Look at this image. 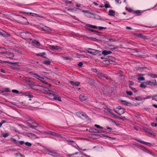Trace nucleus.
I'll return each instance as SVG.
<instances>
[{"mask_svg":"<svg viewBox=\"0 0 157 157\" xmlns=\"http://www.w3.org/2000/svg\"><path fill=\"white\" fill-rule=\"evenodd\" d=\"M21 37L25 40H32V37L33 36L32 34L28 32H21L20 35Z\"/></svg>","mask_w":157,"mask_h":157,"instance_id":"obj_1","label":"nucleus"},{"mask_svg":"<svg viewBox=\"0 0 157 157\" xmlns=\"http://www.w3.org/2000/svg\"><path fill=\"white\" fill-rule=\"evenodd\" d=\"M115 112L119 115H121L124 113L125 110L124 108H122L121 106H119L114 110Z\"/></svg>","mask_w":157,"mask_h":157,"instance_id":"obj_2","label":"nucleus"},{"mask_svg":"<svg viewBox=\"0 0 157 157\" xmlns=\"http://www.w3.org/2000/svg\"><path fill=\"white\" fill-rule=\"evenodd\" d=\"M98 77L102 80H106L111 79V78L110 77L106 76L104 74L98 72Z\"/></svg>","mask_w":157,"mask_h":157,"instance_id":"obj_3","label":"nucleus"},{"mask_svg":"<svg viewBox=\"0 0 157 157\" xmlns=\"http://www.w3.org/2000/svg\"><path fill=\"white\" fill-rule=\"evenodd\" d=\"M1 54H4L5 56L7 58H9L10 59H12L14 56L13 53L11 52H0Z\"/></svg>","mask_w":157,"mask_h":157,"instance_id":"obj_4","label":"nucleus"},{"mask_svg":"<svg viewBox=\"0 0 157 157\" xmlns=\"http://www.w3.org/2000/svg\"><path fill=\"white\" fill-rule=\"evenodd\" d=\"M104 111L105 112L113 116L114 117H117V115L113 113L112 112V110L109 108H105L104 109Z\"/></svg>","mask_w":157,"mask_h":157,"instance_id":"obj_5","label":"nucleus"},{"mask_svg":"<svg viewBox=\"0 0 157 157\" xmlns=\"http://www.w3.org/2000/svg\"><path fill=\"white\" fill-rule=\"evenodd\" d=\"M44 93L45 94L54 95V92L49 90L47 87H45L43 89Z\"/></svg>","mask_w":157,"mask_h":157,"instance_id":"obj_6","label":"nucleus"},{"mask_svg":"<svg viewBox=\"0 0 157 157\" xmlns=\"http://www.w3.org/2000/svg\"><path fill=\"white\" fill-rule=\"evenodd\" d=\"M88 49V52L90 54H93V55H96L99 52V51L97 50L92 49L90 48H89Z\"/></svg>","mask_w":157,"mask_h":157,"instance_id":"obj_7","label":"nucleus"},{"mask_svg":"<svg viewBox=\"0 0 157 157\" xmlns=\"http://www.w3.org/2000/svg\"><path fill=\"white\" fill-rule=\"evenodd\" d=\"M144 83L147 85H150L151 86H155L157 84L156 81L155 80H153V82H151V81L145 82H144Z\"/></svg>","mask_w":157,"mask_h":157,"instance_id":"obj_8","label":"nucleus"},{"mask_svg":"<svg viewBox=\"0 0 157 157\" xmlns=\"http://www.w3.org/2000/svg\"><path fill=\"white\" fill-rule=\"evenodd\" d=\"M27 136L29 137L32 139H35L36 138H38V137L36 135L31 133H28L27 134Z\"/></svg>","mask_w":157,"mask_h":157,"instance_id":"obj_9","label":"nucleus"},{"mask_svg":"<svg viewBox=\"0 0 157 157\" xmlns=\"http://www.w3.org/2000/svg\"><path fill=\"white\" fill-rule=\"evenodd\" d=\"M144 75L142 74H138V80L139 81H144L145 80V78L143 77Z\"/></svg>","mask_w":157,"mask_h":157,"instance_id":"obj_10","label":"nucleus"},{"mask_svg":"<svg viewBox=\"0 0 157 157\" xmlns=\"http://www.w3.org/2000/svg\"><path fill=\"white\" fill-rule=\"evenodd\" d=\"M78 155V156H75V157H82V155L81 153H79L78 152H75V153L74 154H69L67 155V156L68 157H71L72 156H73V155Z\"/></svg>","mask_w":157,"mask_h":157,"instance_id":"obj_11","label":"nucleus"},{"mask_svg":"<svg viewBox=\"0 0 157 157\" xmlns=\"http://www.w3.org/2000/svg\"><path fill=\"white\" fill-rule=\"evenodd\" d=\"M76 115L79 117H81L82 116L86 117V114L80 112H77Z\"/></svg>","mask_w":157,"mask_h":157,"instance_id":"obj_12","label":"nucleus"},{"mask_svg":"<svg viewBox=\"0 0 157 157\" xmlns=\"http://www.w3.org/2000/svg\"><path fill=\"white\" fill-rule=\"evenodd\" d=\"M136 140L138 142H140V143L142 144H145V145H147L148 146H150L151 145V144L147 142L143 141L140 140H139L137 139H136Z\"/></svg>","mask_w":157,"mask_h":157,"instance_id":"obj_13","label":"nucleus"},{"mask_svg":"<svg viewBox=\"0 0 157 157\" xmlns=\"http://www.w3.org/2000/svg\"><path fill=\"white\" fill-rule=\"evenodd\" d=\"M51 152L52 154H50L53 157H58L60 156L59 154L54 151H52Z\"/></svg>","mask_w":157,"mask_h":157,"instance_id":"obj_14","label":"nucleus"},{"mask_svg":"<svg viewBox=\"0 0 157 157\" xmlns=\"http://www.w3.org/2000/svg\"><path fill=\"white\" fill-rule=\"evenodd\" d=\"M53 97V99H54L55 100H56L58 101H61V98L59 96H55V93L54 92V95H52Z\"/></svg>","mask_w":157,"mask_h":157,"instance_id":"obj_15","label":"nucleus"},{"mask_svg":"<svg viewBox=\"0 0 157 157\" xmlns=\"http://www.w3.org/2000/svg\"><path fill=\"white\" fill-rule=\"evenodd\" d=\"M112 52L111 51H107L106 50L103 51L102 52V54L104 56H106L109 54L112 53Z\"/></svg>","mask_w":157,"mask_h":157,"instance_id":"obj_16","label":"nucleus"},{"mask_svg":"<svg viewBox=\"0 0 157 157\" xmlns=\"http://www.w3.org/2000/svg\"><path fill=\"white\" fill-rule=\"evenodd\" d=\"M48 133L50 135H52L54 136H56L59 137L60 136V134H59L57 133L52 132L51 131H49L48 132Z\"/></svg>","mask_w":157,"mask_h":157,"instance_id":"obj_17","label":"nucleus"},{"mask_svg":"<svg viewBox=\"0 0 157 157\" xmlns=\"http://www.w3.org/2000/svg\"><path fill=\"white\" fill-rule=\"evenodd\" d=\"M70 83L72 85L75 86H78L80 84V83L78 82H74V81H71Z\"/></svg>","mask_w":157,"mask_h":157,"instance_id":"obj_18","label":"nucleus"},{"mask_svg":"<svg viewBox=\"0 0 157 157\" xmlns=\"http://www.w3.org/2000/svg\"><path fill=\"white\" fill-rule=\"evenodd\" d=\"M86 98L87 97L83 95H80L79 96V99L82 101H83L86 100Z\"/></svg>","mask_w":157,"mask_h":157,"instance_id":"obj_19","label":"nucleus"},{"mask_svg":"<svg viewBox=\"0 0 157 157\" xmlns=\"http://www.w3.org/2000/svg\"><path fill=\"white\" fill-rule=\"evenodd\" d=\"M50 46L52 49H53L54 50H59L61 49V48L58 46H54V45H51Z\"/></svg>","mask_w":157,"mask_h":157,"instance_id":"obj_20","label":"nucleus"},{"mask_svg":"<svg viewBox=\"0 0 157 157\" xmlns=\"http://www.w3.org/2000/svg\"><path fill=\"white\" fill-rule=\"evenodd\" d=\"M66 9L67 10V11H69L71 12H72V10H74L75 11H77L78 10H81L79 8H77L76 9H74L73 8H66Z\"/></svg>","mask_w":157,"mask_h":157,"instance_id":"obj_21","label":"nucleus"},{"mask_svg":"<svg viewBox=\"0 0 157 157\" xmlns=\"http://www.w3.org/2000/svg\"><path fill=\"white\" fill-rule=\"evenodd\" d=\"M32 43L38 46H39L40 45V44L39 42L36 40H33L32 42Z\"/></svg>","mask_w":157,"mask_h":157,"instance_id":"obj_22","label":"nucleus"},{"mask_svg":"<svg viewBox=\"0 0 157 157\" xmlns=\"http://www.w3.org/2000/svg\"><path fill=\"white\" fill-rule=\"evenodd\" d=\"M33 75L34 77H36L40 81H41V79H40L41 77L38 74H33Z\"/></svg>","mask_w":157,"mask_h":157,"instance_id":"obj_23","label":"nucleus"},{"mask_svg":"<svg viewBox=\"0 0 157 157\" xmlns=\"http://www.w3.org/2000/svg\"><path fill=\"white\" fill-rule=\"evenodd\" d=\"M109 15L110 16H114L115 13V11L112 10H110L109 11Z\"/></svg>","mask_w":157,"mask_h":157,"instance_id":"obj_24","label":"nucleus"},{"mask_svg":"<svg viewBox=\"0 0 157 157\" xmlns=\"http://www.w3.org/2000/svg\"><path fill=\"white\" fill-rule=\"evenodd\" d=\"M36 55L37 56L43 57L44 58H45V57L44 56L45 55V53L44 52L42 53H37Z\"/></svg>","mask_w":157,"mask_h":157,"instance_id":"obj_25","label":"nucleus"},{"mask_svg":"<svg viewBox=\"0 0 157 157\" xmlns=\"http://www.w3.org/2000/svg\"><path fill=\"white\" fill-rule=\"evenodd\" d=\"M27 122L30 124V125L32 124H34L35 122H36L35 121H32L31 118H29V120H28Z\"/></svg>","mask_w":157,"mask_h":157,"instance_id":"obj_26","label":"nucleus"},{"mask_svg":"<svg viewBox=\"0 0 157 157\" xmlns=\"http://www.w3.org/2000/svg\"><path fill=\"white\" fill-rule=\"evenodd\" d=\"M34 124H36V126H34L31 124L29 125V127L35 129V128H36L38 126V124L36 122H35Z\"/></svg>","mask_w":157,"mask_h":157,"instance_id":"obj_27","label":"nucleus"},{"mask_svg":"<svg viewBox=\"0 0 157 157\" xmlns=\"http://www.w3.org/2000/svg\"><path fill=\"white\" fill-rule=\"evenodd\" d=\"M25 144L27 146H28L29 147H30L31 146L32 144L30 143L29 142H25Z\"/></svg>","mask_w":157,"mask_h":157,"instance_id":"obj_28","label":"nucleus"},{"mask_svg":"<svg viewBox=\"0 0 157 157\" xmlns=\"http://www.w3.org/2000/svg\"><path fill=\"white\" fill-rule=\"evenodd\" d=\"M14 155L16 157H17L18 156H20L21 157H22V155L19 152H18L17 153H15Z\"/></svg>","mask_w":157,"mask_h":157,"instance_id":"obj_29","label":"nucleus"},{"mask_svg":"<svg viewBox=\"0 0 157 157\" xmlns=\"http://www.w3.org/2000/svg\"><path fill=\"white\" fill-rule=\"evenodd\" d=\"M0 63H12L10 62L9 61H3L1 59H0Z\"/></svg>","mask_w":157,"mask_h":157,"instance_id":"obj_30","label":"nucleus"},{"mask_svg":"<svg viewBox=\"0 0 157 157\" xmlns=\"http://www.w3.org/2000/svg\"><path fill=\"white\" fill-rule=\"evenodd\" d=\"M140 87L141 88H145L146 87V86L144 85V83H142L140 85Z\"/></svg>","mask_w":157,"mask_h":157,"instance_id":"obj_31","label":"nucleus"},{"mask_svg":"<svg viewBox=\"0 0 157 157\" xmlns=\"http://www.w3.org/2000/svg\"><path fill=\"white\" fill-rule=\"evenodd\" d=\"M133 13H136L137 15H139V14L140 13V12L139 10H137L136 11H133Z\"/></svg>","mask_w":157,"mask_h":157,"instance_id":"obj_32","label":"nucleus"},{"mask_svg":"<svg viewBox=\"0 0 157 157\" xmlns=\"http://www.w3.org/2000/svg\"><path fill=\"white\" fill-rule=\"evenodd\" d=\"M28 14L33 16H35L36 15L38 16L37 14L32 13H28Z\"/></svg>","mask_w":157,"mask_h":157,"instance_id":"obj_33","label":"nucleus"},{"mask_svg":"<svg viewBox=\"0 0 157 157\" xmlns=\"http://www.w3.org/2000/svg\"><path fill=\"white\" fill-rule=\"evenodd\" d=\"M44 63L47 65H49L51 63V62L49 61L45 60L44 61Z\"/></svg>","mask_w":157,"mask_h":157,"instance_id":"obj_34","label":"nucleus"},{"mask_svg":"<svg viewBox=\"0 0 157 157\" xmlns=\"http://www.w3.org/2000/svg\"><path fill=\"white\" fill-rule=\"evenodd\" d=\"M150 75L151 77L153 78H157V75L156 74H151Z\"/></svg>","mask_w":157,"mask_h":157,"instance_id":"obj_35","label":"nucleus"},{"mask_svg":"<svg viewBox=\"0 0 157 157\" xmlns=\"http://www.w3.org/2000/svg\"><path fill=\"white\" fill-rule=\"evenodd\" d=\"M6 33L4 31H0V35L4 36H5Z\"/></svg>","mask_w":157,"mask_h":157,"instance_id":"obj_36","label":"nucleus"},{"mask_svg":"<svg viewBox=\"0 0 157 157\" xmlns=\"http://www.w3.org/2000/svg\"><path fill=\"white\" fill-rule=\"evenodd\" d=\"M45 151L48 153V154L49 155H50V153H51V152H52V151H50L49 149L46 148L45 149Z\"/></svg>","mask_w":157,"mask_h":157,"instance_id":"obj_37","label":"nucleus"},{"mask_svg":"<svg viewBox=\"0 0 157 157\" xmlns=\"http://www.w3.org/2000/svg\"><path fill=\"white\" fill-rule=\"evenodd\" d=\"M126 93L127 94L129 95H132V93L131 91H126Z\"/></svg>","mask_w":157,"mask_h":157,"instance_id":"obj_38","label":"nucleus"},{"mask_svg":"<svg viewBox=\"0 0 157 157\" xmlns=\"http://www.w3.org/2000/svg\"><path fill=\"white\" fill-rule=\"evenodd\" d=\"M9 133H5V134H3V135H2V136H3L4 137V138H5V137H7V136H9Z\"/></svg>","mask_w":157,"mask_h":157,"instance_id":"obj_39","label":"nucleus"},{"mask_svg":"<svg viewBox=\"0 0 157 157\" xmlns=\"http://www.w3.org/2000/svg\"><path fill=\"white\" fill-rule=\"evenodd\" d=\"M121 102L123 104L125 105H127V102L125 100H121Z\"/></svg>","mask_w":157,"mask_h":157,"instance_id":"obj_40","label":"nucleus"},{"mask_svg":"<svg viewBox=\"0 0 157 157\" xmlns=\"http://www.w3.org/2000/svg\"><path fill=\"white\" fill-rule=\"evenodd\" d=\"M94 126L98 128H99L100 129H103V127H102L101 126H100L99 125H98V124H95Z\"/></svg>","mask_w":157,"mask_h":157,"instance_id":"obj_41","label":"nucleus"},{"mask_svg":"<svg viewBox=\"0 0 157 157\" xmlns=\"http://www.w3.org/2000/svg\"><path fill=\"white\" fill-rule=\"evenodd\" d=\"M18 16L19 17V18L21 19H24L25 20H27V19L25 17H23L20 15H18Z\"/></svg>","mask_w":157,"mask_h":157,"instance_id":"obj_42","label":"nucleus"},{"mask_svg":"<svg viewBox=\"0 0 157 157\" xmlns=\"http://www.w3.org/2000/svg\"><path fill=\"white\" fill-rule=\"evenodd\" d=\"M136 36L139 37H143V35L141 33H138L136 34Z\"/></svg>","mask_w":157,"mask_h":157,"instance_id":"obj_43","label":"nucleus"},{"mask_svg":"<svg viewBox=\"0 0 157 157\" xmlns=\"http://www.w3.org/2000/svg\"><path fill=\"white\" fill-rule=\"evenodd\" d=\"M104 6L106 8H109L111 7L109 5V4H105L104 5Z\"/></svg>","mask_w":157,"mask_h":157,"instance_id":"obj_44","label":"nucleus"},{"mask_svg":"<svg viewBox=\"0 0 157 157\" xmlns=\"http://www.w3.org/2000/svg\"><path fill=\"white\" fill-rule=\"evenodd\" d=\"M98 29L100 30H102L104 29H106V28L99 26V27H98Z\"/></svg>","mask_w":157,"mask_h":157,"instance_id":"obj_45","label":"nucleus"},{"mask_svg":"<svg viewBox=\"0 0 157 157\" xmlns=\"http://www.w3.org/2000/svg\"><path fill=\"white\" fill-rule=\"evenodd\" d=\"M12 92L14 93L18 94L19 93V91L16 90H13Z\"/></svg>","mask_w":157,"mask_h":157,"instance_id":"obj_46","label":"nucleus"},{"mask_svg":"<svg viewBox=\"0 0 157 157\" xmlns=\"http://www.w3.org/2000/svg\"><path fill=\"white\" fill-rule=\"evenodd\" d=\"M86 26L87 27H88L91 28H93V25H90L89 24H87L86 25Z\"/></svg>","mask_w":157,"mask_h":157,"instance_id":"obj_47","label":"nucleus"},{"mask_svg":"<svg viewBox=\"0 0 157 157\" xmlns=\"http://www.w3.org/2000/svg\"><path fill=\"white\" fill-rule=\"evenodd\" d=\"M18 142L21 145H22L23 144H25V142L24 141H19Z\"/></svg>","mask_w":157,"mask_h":157,"instance_id":"obj_48","label":"nucleus"},{"mask_svg":"<svg viewBox=\"0 0 157 157\" xmlns=\"http://www.w3.org/2000/svg\"><path fill=\"white\" fill-rule=\"evenodd\" d=\"M129 88L132 90H133L135 92H137V90L136 89L133 88L132 87V86H129Z\"/></svg>","mask_w":157,"mask_h":157,"instance_id":"obj_49","label":"nucleus"},{"mask_svg":"<svg viewBox=\"0 0 157 157\" xmlns=\"http://www.w3.org/2000/svg\"><path fill=\"white\" fill-rule=\"evenodd\" d=\"M11 141L12 142H17V140L14 138H11Z\"/></svg>","mask_w":157,"mask_h":157,"instance_id":"obj_50","label":"nucleus"},{"mask_svg":"<svg viewBox=\"0 0 157 157\" xmlns=\"http://www.w3.org/2000/svg\"><path fill=\"white\" fill-rule=\"evenodd\" d=\"M151 125L153 127H155L157 126V124L156 123H155L154 122H153L151 123Z\"/></svg>","mask_w":157,"mask_h":157,"instance_id":"obj_51","label":"nucleus"},{"mask_svg":"<svg viewBox=\"0 0 157 157\" xmlns=\"http://www.w3.org/2000/svg\"><path fill=\"white\" fill-rule=\"evenodd\" d=\"M6 121H2L1 122H0V128L2 126V124L6 123Z\"/></svg>","mask_w":157,"mask_h":157,"instance_id":"obj_52","label":"nucleus"},{"mask_svg":"<svg viewBox=\"0 0 157 157\" xmlns=\"http://www.w3.org/2000/svg\"><path fill=\"white\" fill-rule=\"evenodd\" d=\"M65 2L66 3H69L70 4H71L72 3V2L71 1H69L67 0L65 1Z\"/></svg>","mask_w":157,"mask_h":157,"instance_id":"obj_53","label":"nucleus"},{"mask_svg":"<svg viewBox=\"0 0 157 157\" xmlns=\"http://www.w3.org/2000/svg\"><path fill=\"white\" fill-rule=\"evenodd\" d=\"M83 65V63L82 62H80L78 64V65L80 67H82Z\"/></svg>","mask_w":157,"mask_h":157,"instance_id":"obj_54","label":"nucleus"},{"mask_svg":"<svg viewBox=\"0 0 157 157\" xmlns=\"http://www.w3.org/2000/svg\"><path fill=\"white\" fill-rule=\"evenodd\" d=\"M5 90L7 92H10V91L11 90L10 89L8 88H6L5 89Z\"/></svg>","mask_w":157,"mask_h":157,"instance_id":"obj_55","label":"nucleus"},{"mask_svg":"<svg viewBox=\"0 0 157 157\" xmlns=\"http://www.w3.org/2000/svg\"><path fill=\"white\" fill-rule=\"evenodd\" d=\"M134 84V82H130L129 84V86H132Z\"/></svg>","mask_w":157,"mask_h":157,"instance_id":"obj_56","label":"nucleus"},{"mask_svg":"<svg viewBox=\"0 0 157 157\" xmlns=\"http://www.w3.org/2000/svg\"><path fill=\"white\" fill-rule=\"evenodd\" d=\"M90 31H91L93 32H96V33H99V32H98V31H96L95 30H93V29H90Z\"/></svg>","mask_w":157,"mask_h":157,"instance_id":"obj_57","label":"nucleus"},{"mask_svg":"<svg viewBox=\"0 0 157 157\" xmlns=\"http://www.w3.org/2000/svg\"><path fill=\"white\" fill-rule=\"evenodd\" d=\"M95 131H96L95 132H96L101 133V132H104L103 131H101L98 130H95Z\"/></svg>","mask_w":157,"mask_h":157,"instance_id":"obj_58","label":"nucleus"},{"mask_svg":"<svg viewBox=\"0 0 157 157\" xmlns=\"http://www.w3.org/2000/svg\"><path fill=\"white\" fill-rule=\"evenodd\" d=\"M67 142H71V143H74V141L73 140H67Z\"/></svg>","mask_w":157,"mask_h":157,"instance_id":"obj_59","label":"nucleus"},{"mask_svg":"<svg viewBox=\"0 0 157 157\" xmlns=\"http://www.w3.org/2000/svg\"><path fill=\"white\" fill-rule=\"evenodd\" d=\"M81 4H80L76 3V6L77 7H81Z\"/></svg>","mask_w":157,"mask_h":157,"instance_id":"obj_60","label":"nucleus"},{"mask_svg":"<svg viewBox=\"0 0 157 157\" xmlns=\"http://www.w3.org/2000/svg\"><path fill=\"white\" fill-rule=\"evenodd\" d=\"M127 10H128V11L129 12H133V10L131 9H127Z\"/></svg>","mask_w":157,"mask_h":157,"instance_id":"obj_61","label":"nucleus"},{"mask_svg":"<svg viewBox=\"0 0 157 157\" xmlns=\"http://www.w3.org/2000/svg\"><path fill=\"white\" fill-rule=\"evenodd\" d=\"M0 71L3 73H6L5 71L3 69H1Z\"/></svg>","mask_w":157,"mask_h":157,"instance_id":"obj_62","label":"nucleus"},{"mask_svg":"<svg viewBox=\"0 0 157 157\" xmlns=\"http://www.w3.org/2000/svg\"><path fill=\"white\" fill-rule=\"evenodd\" d=\"M19 126H21V128H25V126L24 125H23V124H19Z\"/></svg>","mask_w":157,"mask_h":157,"instance_id":"obj_63","label":"nucleus"},{"mask_svg":"<svg viewBox=\"0 0 157 157\" xmlns=\"http://www.w3.org/2000/svg\"><path fill=\"white\" fill-rule=\"evenodd\" d=\"M29 92H25L24 94V95H25L26 96H28V95L29 94Z\"/></svg>","mask_w":157,"mask_h":157,"instance_id":"obj_64","label":"nucleus"}]
</instances>
